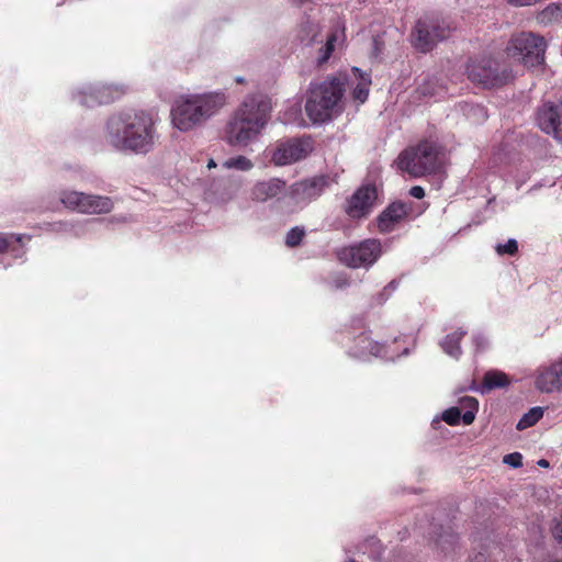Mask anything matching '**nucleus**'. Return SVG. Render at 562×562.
I'll return each instance as SVG.
<instances>
[{
	"label": "nucleus",
	"instance_id": "40",
	"mask_svg": "<svg viewBox=\"0 0 562 562\" xmlns=\"http://www.w3.org/2000/svg\"><path fill=\"white\" fill-rule=\"evenodd\" d=\"M387 292H385V288L376 295L375 302L376 304H383L389 300Z\"/></svg>",
	"mask_w": 562,
	"mask_h": 562
},
{
	"label": "nucleus",
	"instance_id": "36",
	"mask_svg": "<svg viewBox=\"0 0 562 562\" xmlns=\"http://www.w3.org/2000/svg\"><path fill=\"white\" fill-rule=\"evenodd\" d=\"M552 535L555 540L562 542V514L554 521V525L552 527Z\"/></svg>",
	"mask_w": 562,
	"mask_h": 562
},
{
	"label": "nucleus",
	"instance_id": "19",
	"mask_svg": "<svg viewBox=\"0 0 562 562\" xmlns=\"http://www.w3.org/2000/svg\"><path fill=\"white\" fill-rule=\"evenodd\" d=\"M286 191V182L280 178L257 181L250 189L249 196L256 202H266L280 196Z\"/></svg>",
	"mask_w": 562,
	"mask_h": 562
},
{
	"label": "nucleus",
	"instance_id": "5",
	"mask_svg": "<svg viewBox=\"0 0 562 562\" xmlns=\"http://www.w3.org/2000/svg\"><path fill=\"white\" fill-rule=\"evenodd\" d=\"M467 75L469 80L487 89L505 86L514 78L509 65L502 57L492 55L470 59Z\"/></svg>",
	"mask_w": 562,
	"mask_h": 562
},
{
	"label": "nucleus",
	"instance_id": "51",
	"mask_svg": "<svg viewBox=\"0 0 562 562\" xmlns=\"http://www.w3.org/2000/svg\"><path fill=\"white\" fill-rule=\"evenodd\" d=\"M348 562H355V561L350 560V561H348Z\"/></svg>",
	"mask_w": 562,
	"mask_h": 562
},
{
	"label": "nucleus",
	"instance_id": "11",
	"mask_svg": "<svg viewBox=\"0 0 562 562\" xmlns=\"http://www.w3.org/2000/svg\"><path fill=\"white\" fill-rule=\"evenodd\" d=\"M334 182L335 179L328 175L314 176L293 183L289 193L296 203L306 204L318 199Z\"/></svg>",
	"mask_w": 562,
	"mask_h": 562
},
{
	"label": "nucleus",
	"instance_id": "31",
	"mask_svg": "<svg viewBox=\"0 0 562 562\" xmlns=\"http://www.w3.org/2000/svg\"><path fill=\"white\" fill-rule=\"evenodd\" d=\"M458 542L457 536L454 533H446L440 535L437 539V544L442 549V551H448L452 549Z\"/></svg>",
	"mask_w": 562,
	"mask_h": 562
},
{
	"label": "nucleus",
	"instance_id": "21",
	"mask_svg": "<svg viewBox=\"0 0 562 562\" xmlns=\"http://www.w3.org/2000/svg\"><path fill=\"white\" fill-rule=\"evenodd\" d=\"M352 72L359 79V82L352 90V98L360 103H364L369 95V89L371 86L370 75L361 72L357 67L352 68Z\"/></svg>",
	"mask_w": 562,
	"mask_h": 562
},
{
	"label": "nucleus",
	"instance_id": "7",
	"mask_svg": "<svg viewBox=\"0 0 562 562\" xmlns=\"http://www.w3.org/2000/svg\"><path fill=\"white\" fill-rule=\"evenodd\" d=\"M546 41L531 32L513 34L506 46L508 57L519 60L526 67L540 66L544 63Z\"/></svg>",
	"mask_w": 562,
	"mask_h": 562
},
{
	"label": "nucleus",
	"instance_id": "29",
	"mask_svg": "<svg viewBox=\"0 0 562 562\" xmlns=\"http://www.w3.org/2000/svg\"><path fill=\"white\" fill-rule=\"evenodd\" d=\"M305 236V229L300 226L291 228L285 237V246H299Z\"/></svg>",
	"mask_w": 562,
	"mask_h": 562
},
{
	"label": "nucleus",
	"instance_id": "42",
	"mask_svg": "<svg viewBox=\"0 0 562 562\" xmlns=\"http://www.w3.org/2000/svg\"><path fill=\"white\" fill-rule=\"evenodd\" d=\"M497 246H503V244H498ZM504 246H518V243L516 239L510 238L504 244Z\"/></svg>",
	"mask_w": 562,
	"mask_h": 562
},
{
	"label": "nucleus",
	"instance_id": "27",
	"mask_svg": "<svg viewBox=\"0 0 562 562\" xmlns=\"http://www.w3.org/2000/svg\"><path fill=\"white\" fill-rule=\"evenodd\" d=\"M541 22L562 21V4L551 3L540 13Z\"/></svg>",
	"mask_w": 562,
	"mask_h": 562
},
{
	"label": "nucleus",
	"instance_id": "41",
	"mask_svg": "<svg viewBox=\"0 0 562 562\" xmlns=\"http://www.w3.org/2000/svg\"><path fill=\"white\" fill-rule=\"evenodd\" d=\"M376 244V240H363L361 243H359L357 246H360V247H363V246H380V244L375 245Z\"/></svg>",
	"mask_w": 562,
	"mask_h": 562
},
{
	"label": "nucleus",
	"instance_id": "14",
	"mask_svg": "<svg viewBox=\"0 0 562 562\" xmlns=\"http://www.w3.org/2000/svg\"><path fill=\"white\" fill-rule=\"evenodd\" d=\"M535 387L542 393L562 392V355L539 366L533 373Z\"/></svg>",
	"mask_w": 562,
	"mask_h": 562
},
{
	"label": "nucleus",
	"instance_id": "2",
	"mask_svg": "<svg viewBox=\"0 0 562 562\" xmlns=\"http://www.w3.org/2000/svg\"><path fill=\"white\" fill-rule=\"evenodd\" d=\"M271 109V100L267 95H247L226 124V140L231 145H247L268 123Z\"/></svg>",
	"mask_w": 562,
	"mask_h": 562
},
{
	"label": "nucleus",
	"instance_id": "20",
	"mask_svg": "<svg viewBox=\"0 0 562 562\" xmlns=\"http://www.w3.org/2000/svg\"><path fill=\"white\" fill-rule=\"evenodd\" d=\"M465 334V330H457L451 334H448L440 341V347L442 351L456 360L460 359V357L462 356V348L460 346V341Z\"/></svg>",
	"mask_w": 562,
	"mask_h": 562
},
{
	"label": "nucleus",
	"instance_id": "45",
	"mask_svg": "<svg viewBox=\"0 0 562 562\" xmlns=\"http://www.w3.org/2000/svg\"><path fill=\"white\" fill-rule=\"evenodd\" d=\"M18 248H0V255L9 252V250H16Z\"/></svg>",
	"mask_w": 562,
	"mask_h": 562
},
{
	"label": "nucleus",
	"instance_id": "39",
	"mask_svg": "<svg viewBox=\"0 0 562 562\" xmlns=\"http://www.w3.org/2000/svg\"><path fill=\"white\" fill-rule=\"evenodd\" d=\"M398 286V281L397 280H392L391 282L387 283V285H385V292H387V296H391L393 294V292L397 289Z\"/></svg>",
	"mask_w": 562,
	"mask_h": 562
},
{
	"label": "nucleus",
	"instance_id": "10",
	"mask_svg": "<svg viewBox=\"0 0 562 562\" xmlns=\"http://www.w3.org/2000/svg\"><path fill=\"white\" fill-rule=\"evenodd\" d=\"M413 203L393 201L375 218L376 229L382 234L392 233L412 218Z\"/></svg>",
	"mask_w": 562,
	"mask_h": 562
},
{
	"label": "nucleus",
	"instance_id": "12",
	"mask_svg": "<svg viewBox=\"0 0 562 562\" xmlns=\"http://www.w3.org/2000/svg\"><path fill=\"white\" fill-rule=\"evenodd\" d=\"M376 199L378 190L374 184L361 186L347 199L344 211L351 220L366 218L371 213Z\"/></svg>",
	"mask_w": 562,
	"mask_h": 562
},
{
	"label": "nucleus",
	"instance_id": "8",
	"mask_svg": "<svg viewBox=\"0 0 562 562\" xmlns=\"http://www.w3.org/2000/svg\"><path fill=\"white\" fill-rule=\"evenodd\" d=\"M450 24L436 15H424L419 18L412 31L411 38L413 46L423 53L430 52L439 41L449 37Z\"/></svg>",
	"mask_w": 562,
	"mask_h": 562
},
{
	"label": "nucleus",
	"instance_id": "17",
	"mask_svg": "<svg viewBox=\"0 0 562 562\" xmlns=\"http://www.w3.org/2000/svg\"><path fill=\"white\" fill-rule=\"evenodd\" d=\"M124 91L111 85H94L79 92L80 104L93 108L95 105L108 104L119 99Z\"/></svg>",
	"mask_w": 562,
	"mask_h": 562
},
{
	"label": "nucleus",
	"instance_id": "13",
	"mask_svg": "<svg viewBox=\"0 0 562 562\" xmlns=\"http://www.w3.org/2000/svg\"><path fill=\"white\" fill-rule=\"evenodd\" d=\"M313 149L311 137L293 138L280 143L273 151L272 161L285 166L305 158Z\"/></svg>",
	"mask_w": 562,
	"mask_h": 562
},
{
	"label": "nucleus",
	"instance_id": "30",
	"mask_svg": "<svg viewBox=\"0 0 562 562\" xmlns=\"http://www.w3.org/2000/svg\"><path fill=\"white\" fill-rule=\"evenodd\" d=\"M330 290H342L349 285V279L345 273H337L327 280Z\"/></svg>",
	"mask_w": 562,
	"mask_h": 562
},
{
	"label": "nucleus",
	"instance_id": "23",
	"mask_svg": "<svg viewBox=\"0 0 562 562\" xmlns=\"http://www.w3.org/2000/svg\"><path fill=\"white\" fill-rule=\"evenodd\" d=\"M508 383L509 379L504 372L492 370L484 374L481 392L484 393L496 387H503Z\"/></svg>",
	"mask_w": 562,
	"mask_h": 562
},
{
	"label": "nucleus",
	"instance_id": "50",
	"mask_svg": "<svg viewBox=\"0 0 562 562\" xmlns=\"http://www.w3.org/2000/svg\"><path fill=\"white\" fill-rule=\"evenodd\" d=\"M470 387H471V389H475V382H472V384H471V386H470Z\"/></svg>",
	"mask_w": 562,
	"mask_h": 562
},
{
	"label": "nucleus",
	"instance_id": "38",
	"mask_svg": "<svg viewBox=\"0 0 562 562\" xmlns=\"http://www.w3.org/2000/svg\"><path fill=\"white\" fill-rule=\"evenodd\" d=\"M498 257H503L504 255L515 256L518 251V248H495Z\"/></svg>",
	"mask_w": 562,
	"mask_h": 562
},
{
	"label": "nucleus",
	"instance_id": "49",
	"mask_svg": "<svg viewBox=\"0 0 562 562\" xmlns=\"http://www.w3.org/2000/svg\"><path fill=\"white\" fill-rule=\"evenodd\" d=\"M236 82H238V83H243V82H244V79L238 77V78H236Z\"/></svg>",
	"mask_w": 562,
	"mask_h": 562
},
{
	"label": "nucleus",
	"instance_id": "22",
	"mask_svg": "<svg viewBox=\"0 0 562 562\" xmlns=\"http://www.w3.org/2000/svg\"><path fill=\"white\" fill-rule=\"evenodd\" d=\"M321 31H322V29L318 23L306 20L300 24V27L297 31V37L300 38V41L302 43H305L306 45H311L314 42H316L318 35L321 34Z\"/></svg>",
	"mask_w": 562,
	"mask_h": 562
},
{
	"label": "nucleus",
	"instance_id": "48",
	"mask_svg": "<svg viewBox=\"0 0 562 562\" xmlns=\"http://www.w3.org/2000/svg\"><path fill=\"white\" fill-rule=\"evenodd\" d=\"M543 562H562V561H561V560L555 559V560H547V561H543Z\"/></svg>",
	"mask_w": 562,
	"mask_h": 562
},
{
	"label": "nucleus",
	"instance_id": "47",
	"mask_svg": "<svg viewBox=\"0 0 562 562\" xmlns=\"http://www.w3.org/2000/svg\"><path fill=\"white\" fill-rule=\"evenodd\" d=\"M215 166H216L215 161L213 159H210L209 162H207V167L209 168H213Z\"/></svg>",
	"mask_w": 562,
	"mask_h": 562
},
{
	"label": "nucleus",
	"instance_id": "44",
	"mask_svg": "<svg viewBox=\"0 0 562 562\" xmlns=\"http://www.w3.org/2000/svg\"><path fill=\"white\" fill-rule=\"evenodd\" d=\"M474 562H487V561L483 554H479L477 557H475Z\"/></svg>",
	"mask_w": 562,
	"mask_h": 562
},
{
	"label": "nucleus",
	"instance_id": "33",
	"mask_svg": "<svg viewBox=\"0 0 562 562\" xmlns=\"http://www.w3.org/2000/svg\"><path fill=\"white\" fill-rule=\"evenodd\" d=\"M15 244H23L22 235L0 234V246H14Z\"/></svg>",
	"mask_w": 562,
	"mask_h": 562
},
{
	"label": "nucleus",
	"instance_id": "25",
	"mask_svg": "<svg viewBox=\"0 0 562 562\" xmlns=\"http://www.w3.org/2000/svg\"><path fill=\"white\" fill-rule=\"evenodd\" d=\"M337 41V34L335 32L330 33L326 40L325 45L319 49L318 56L316 58V64L318 67L323 66L328 61L335 50V44Z\"/></svg>",
	"mask_w": 562,
	"mask_h": 562
},
{
	"label": "nucleus",
	"instance_id": "18",
	"mask_svg": "<svg viewBox=\"0 0 562 562\" xmlns=\"http://www.w3.org/2000/svg\"><path fill=\"white\" fill-rule=\"evenodd\" d=\"M349 353L361 360H368L371 357L392 359V357L386 356L384 346L373 341L367 331H362L353 338L352 345L349 347Z\"/></svg>",
	"mask_w": 562,
	"mask_h": 562
},
{
	"label": "nucleus",
	"instance_id": "32",
	"mask_svg": "<svg viewBox=\"0 0 562 562\" xmlns=\"http://www.w3.org/2000/svg\"><path fill=\"white\" fill-rule=\"evenodd\" d=\"M442 419L449 425H458L462 415L458 407H450L442 413Z\"/></svg>",
	"mask_w": 562,
	"mask_h": 562
},
{
	"label": "nucleus",
	"instance_id": "34",
	"mask_svg": "<svg viewBox=\"0 0 562 562\" xmlns=\"http://www.w3.org/2000/svg\"><path fill=\"white\" fill-rule=\"evenodd\" d=\"M503 462L512 468L517 469L522 465V456L519 452H513L506 454L503 459Z\"/></svg>",
	"mask_w": 562,
	"mask_h": 562
},
{
	"label": "nucleus",
	"instance_id": "15",
	"mask_svg": "<svg viewBox=\"0 0 562 562\" xmlns=\"http://www.w3.org/2000/svg\"><path fill=\"white\" fill-rule=\"evenodd\" d=\"M537 124L544 133L562 140V102L543 103L537 111Z\"/></svg>",
	"mask_w": 562,
	"mask_h": 562
},
{
	"label": "nucleus",
	"instance_id": "4",
	"mask_svg": "<svg viewBox=\"0 0 562 562\" xmlns=\"http://www.w3.org/2000/svg\"><path fill=\"white\" fill-rule=\"evenodd\" d=\"M347 76H329L324 81L311 86L310 97L305 103L308 117L315 123L331 119L346 90Z\"/></svg>",
	"mask_w": 562,
	"mask_h": 562
},
{
	"label": "nucleus",
	"instance_id": "43",
	"mask_svg": "<svg viewBox=\"0 0 562 562\" xmlns=\"http://www.w3.org/2000/svg\"><path fill=\"white\" fill-rule=\"evenodd\" d=\"M538 464L542 468H548L549 467V462L544 459H541L538 461Z\"/></svg>",
	"mask_w": 562,
	"mask_h": 562
},
{
	"label": "nucleus",
	"instance_id": "24",
	"mask_svg": "<svg viewBox=\"0 0 562 562\" xmlns=\"http://www.w3.org/2000/svg\"><path fill=\"white\" fill-rule=\"evenodd\" d=\"M461 405L467 408L462 415V422L464 425H471L475 419V414L479 408V402L476 398L471 396H464L460 401Z\"/></svg>",
	"mask_w": 562,
	"mask_h": 562
},
{
	"label": "nucleus",
	"instance_id": "16",
	"mask_svg": "<svg viewBox=\"0 0 562 562\" xmlns=\"http://www.w3.org/2000/svg\"><path fill=\"white\" fill-rule=\"evenodd\" d=\"M382 255L381 248H338V260L348 268H370Z\"/></svg>",
	"mask_w": 562,
	"mask_h": 562
},
{
	"label": "nucleus",
	"instance_id": "46",
	"mask_svg": "<svg viewBox=\"0 0 562 562\" xmlns=\"http://www.w3.org/2000/svg\"><path fill=\"white\" fill-rule=\"evenodd\" d=\"M292 1H293V3H295V4L301 5V4H303V3L311 2L312 0H292Z\"/></svg>",
	"mask_w": 562,
	"mask_h": 562
},
{
	"label": "nucleus",
	"instance_id": "26",
	"mask_svg": "<svg viewBox=\"0 0 562 562\" xmlns=\"http://www.w3.org/2000/svg\"><path fill=\"white\" fill-rule=\"evenodd\" d=\"M542 416L543 409L541 407H532L526 414H524L516 427L519 430L529 428L533 426Z\"/></svg>",
	"mask_w": 562,
	"mask_h": 562
},
{
	"label": "nucleus",
	"instance_id": "3",
	"mask_svg": "<svg viewBox=\"0 0 562 562\" xmlns=\"http://www.w3.org/2000/svg\"><path fill=\"white\" fill-rule=\"evenodd\" d=\"M225 104L226 95L223 92L181 97L171 109L172 124L179 131H190L214 115Z\"/></svg>",
	"mask_w": 562,
	"mask_h": 562
},
{
	"label": "nucleus",
	"instance_id": "28",
	"mask_svg": "<svg viewBox=\"0 0 562 562\" xmlns=\"http://www.w3.org/2000/svg\"><path fill=\"white\" fill-rule=\"evenodd\" d=\"M223 166L227 169L234 168V169L246 171V170L251 169L254 165H252L251 160L248 159L247 157L237 156V157H233V158L225 160Z\"/></svg>",
	"mask_w": 562,
	"mask_h": 562
},
{
	"label": "nucleus",
	"instance_id": "9",
	"mask_svg": "<svg viewBox=\"0 0 562 562\" xmlns=\"http://www.w3.org/2000/svg\"><path fill=\"white\" fill-rule=\"evenodd\" d=\"M61 203L69 210L83 214H105L112 211L113 201L109 196L88 194L78 191L61 193Z\"/></svg>",
	"mask_w": 562,
	"mask_h": 562
},
{
	"label": "nucleus",
	"instance_id": "35",
	"mask_svg": "<svg viewBox=\"0 0 562 562\" xmlns=\"http://www.w3.org/2000/svg\"><path fill=\"white\" fill-rule=\"evenodd\" d=\"M472 341L475 347V352L485 350L488 345L487 338L481 333L473 334Z\"/></svg>",
	"mask_w": 562,
	"mask_h": 562
},
{
	"label": "nucleus",
	"instance_id": "1",
	"mask_svg": "<svg viewBox=\"0 0 562 562\" xmlns=\"http://www.w3.org/2000/svg\"><path fill=\"white\" fill-rule=\"evenodd\" d=\"M105 139L117 150L146 155L158 140L156 120L144 110L115 113L106 121Z\"/></svg>",
	"mask_w": 562,
	"mask_h": 562
},
{
	"label": "nucleus",
	"instance_id": "6",
	"mask_svg": "<svg viewBox=\"0 0 562 562\" xmlns=\"http://www.w3.org/2000/svg\"><path fill=\"white\" fill-rule=\"evenodd\" d=\"M438 155L437 144L425 139L403 150L397 158V166L412 177H423L435 171Z\"/></svg>",
	"mask_w": 562,
	"mask_h": 562
},
{
	"label": "nucleus",
	"instance_id": "37",
	"mask_svg": "<svg viewBox=\"0 0 562 562\" xmlns=\"http://www.w3.org/2000/svg\"><path fill=\"white\" fill-rule=\"evenodd\" d=\"M409 195L415 198V199L420 200V199H423L425 196V190L420 186H414L409 190Z\"/></svg>",
	"mask_w": 562,
	"mask_h": 562
}]
</instances>
